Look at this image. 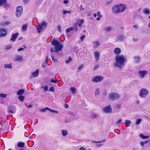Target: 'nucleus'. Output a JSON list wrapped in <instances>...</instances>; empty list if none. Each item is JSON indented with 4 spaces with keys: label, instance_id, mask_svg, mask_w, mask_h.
<instances>
[{
    "label": "nucleus",
    "instance_id": "obj_1",
    "mask_svg": "<svg viewBox=\"0 0 150 150\" xmlns=\"http://www.w3.org/2000/svg\"><path fill=\"white\" fill-rule=\"evenodd\" d=\"M115 62L114 63V67L120 69H122L126 61V57L123 55H117L115 58Z\"/></svg>",
    "mask_w": 150,
    "mask_h": 150
},
{
    "label": "nucleus",
    "instance_id": "obj_2",
    "mask_svg": "<svg viewBox=\"0 0 150 150\" xmlns=\"http://www.w3.org/2000/svg\"><path fill=\"white\" fill-rule=\"evenodd\" d=\"M51 43L55 46V49L53 47L50 49V51L52 53L54 52H57L61 50L62 48V45L60 44L57 40H53L51 42Z\"/></svg>",
    "mask_w": 150,
    "mask_h": 150
},
{
    "label": "nucleus",
    "instance_id": "obj_3",
    "mask_svg": "<svg viewBox=\"0 0 150 150\" xmlns=\"http://www.w3.org/2000/svg\"><path fill=\"white\" fill-rule=\"evenodd\" d=\"M125 6L123 4H118L114 6L112 8L113 13L117 14L123 12L125 9Z\"/></svg>",
    "mask_w": 150,
    "mask_h": 150
},
{
    "label": "nucleus",
    "instance_id": "obj_4",
    "mask_svg": "<svg viewBox=\"0 0 150 150\" xmlns=\"http://www.w3.org/2000/svg\"><path fill=\"white\" fill-rule=\"evenodd\" d=\"M47 24V22L43 21L42 24L38 23V25L36 26L38 33H40L44 29L46 28Z\"/></svg>",
    "mask_w": 150,
    "mask_h": 150
},
{
    "label": "nucleus",
    "instance_id": "obj_5",
    "mask_svg": "<svg viewBox=\"0 0 150 150\" xmlns=\"http://www.w3.org/2000/svg\"><path fill=\"white\" fill-rule=\"evenodd\" d=\"M120 95L115 92L111 93L108 95V99L109 100H115L120 98Z\"/></svg>",
    "mask_w": 150,
    "mask_h": 150
},
{
    "label": "nucleus",
    "instance_id": "obj_6",
    "mask_svg": "<svg viewBox=\"0 0 150 150\" xmlns=\"http://www.w3.org/2000/svg\"><path fill=\"white\" fill-rule=\"evenodd\" d=\"M149 94V91L144 88H142L139 93V96L142 98H145Z\"/></svg>",
    "mask_w": 150,
    "mask_h": 150
},
{
    "label": "nucleus",
    "instance_id": "obj_7",
    "mask_svg": "<svg viewBox=\"0 0 150 150\" xmlns=\"http://www.w3.org/2000/svg\"><path fill=\"white\" fill-rule=\"evenodd\" d=\"M104 79L102 76H97L93 77L91 81L94 83H97L101 81Z\"/></svg>",
    "mask_w": 150,
    "mask_h": 150
},
{
    "label": "nucleus",
    "instance_id": "obj_8",
    "mask_svg": "<svg viewBox=\"0 0 150 150\" xmlns=\"http://www.w3.org/2000/svg\"><path fill=\"white\" fill-rule=\"evenodd\" d=\"M23 11V8L22 6H19L17 7L16 8V15L18 17H20Z\"/></svg>",
    "mask_w": 150,
    "mask_h": 150
},
{
    "label": "nucleus",
    "instance_id": "obj_9",
    "mask_svg": "<svg viewBox=\"0 0 150 150\" xmlns=\"http://www.w3.org/2000/svg\"><path fill=\"white\" fill-rule=\"evenodd\" d=\"M103 110L104 112L106 113H111L112 112V108L110 105L105 107Z\"/></svg>",
    "mask_w": 150,
    "mask_h": 150
},
{
    "label": "nucleus",
    "instance_id": "obj_10",
    "mask_svg": "<svg viewBox=\"0 0 150 150\" xmlns=\"http://www.w3.org/2000/svg\"><path fill=\"white\" fill-rule=\"evenodd\" d=\"M8 109L9 110L8 112L9 113V112L12 114H14L16 110V107L14 105H10L8 107Z\"/></svg>",
    "mask_w": 150,
    "mask_h": 150
},
{
    "label": "nucleus",
    "instance_id": "obj_11",
    "mask_svg": "<svg viewBox=\"0 0 150 150\" xmlns=\"http://www.w3.org/2000/svg\"><path fill=\"white\" fill-rule=\"evenodd\" d=\"M147 73V71H140L139 72L138 74L140 77L143 78Z\"/></svg>",
    "mask_w": 150,
    "mask_h": 150
},
{
    "label": "nucleus",
    "instance_id": "obj_12",
    "mask_svg": "<svg viewBox=\"0 0 150 150\" xmlns=\"http://www.w3.org/2000/svg\"><path fill=\"white\" fill-rule=\"evenodd\" d=\"M14 60L15 61H22L23 60V58L21 56L17 54L15 55Z\"/></svg>",
    "mask_w": 150,
    "mask_h": 150
},
{
    "label": "nucleus",
    "instance_id": "obj_13",
    "mask_svg": "<svg viewBox=\"0 0 150 150\" xmlns=\"http://www.w3.org/2000/svg\"><path fill=\"white\" fill-rule=\"evenodd\" d=\"M94 55L95 60L97 61L100 58V54L99 52L98 51H96L94 52Z\"/></svg>",
    "mask_w": 150,
    "mask_h": 150
},
{
    "label": "nucleus",
    "instance_id": "obj_14",
    "mask_svg": "<svg viewBox=\"0 0 150 150\" xmlns=\"http://www.w3.org/2000/svg\"><path fill=\"white\" fill-rule=\"evenodd\" d=\"M100 45L99 41L98 40H96L93 42L92 46L94 49H96L98 48Z\"/></svg>",
    "mask_w": 150,
    "mask_h": 150
},
{
    "label": "nucleus",
    "instance_id": "obj_15",
    "mask_svg": "<svg viewBox=\"0 0 150 150\" xmlns=\"http://www.w3.org/2000/svg\"><path fill=\"white\" fill-rule=\"evenodd\" d=\"M125 38V35L123 34H120L118 36L117 39L120 41H122L124 40Z\"/></svg>",
    "mask_w": 150,
    "mask_h": 150
},
{
    "label": "nucleus",
    "instance_id": "obj_16",
    "mask_svg": "<svg viewBox=\"0 0 150 150\" xmlns=\"http://www.w3.org/2000/svg\"><path fill=\"white\" fill-rule=\"evenodd\" d=\"M105 141V140H103L101 141L97 142L96 141H93V142L96 143V146L99 147L103 145V144L102 143L103 142Z\"/></svg>",
    "mask_w": 150,
    "mask_h": 150
},
{
    "label": "nucleus",
    "instance_id": "obj_17",
    "mask_svg": "<svg viewBox=\"0 0 150 150\" xmlns=\"http://www.w3.org/2000/svg\"><path fill=\"white\" fill-rule=\"evenodd\" d=\"M113 28L111 26H107L105 27L104 28V30L106 32H110L112 31Z\"/></svg>",
    "mask_w": 150,
    "mask_h": 150
},
{
    "label": "nucleus",
    "instance_id": "obj_18",
    "mask_svg": "<svg viewBox=\"0 0 150 150\" xmlns=\"http://www.w3.org/2000/svg\"><path fill=\"white\" fill-rule=\"evenodd\" d=\"M18 35V33L13 34L12 35L11 38L10 39V40L14 42L15 40L17 38Z\"/></svg>",
    "mask_w": 150,
    "mask_h": 150
},
{
    "label": "nucleus",
    "instance_id": "obj_19",
    "mask_svg": "<svg viewBox=\"0 0 150 150\" xmlns=\"http://www.w3.org/2000/svg\"><path fill=\"white\" fill-rule=\"evenodd\" d=\"M6 35V32L5 30L3 29L0 30V37L5 36Z\"/></svg>",
    "mask_w": 150,
    "mask_h": 150
},
{
    "label": "nucleus",
    "instance_id": "obj_20",
    "mask_svg": "<svg viewBox=\"0 0 150 150\" xmlns=\"http://www.w3.org/2000/svg\"><path fill=\"white\" fill-rule=\"evenodd\" d=\"M84 20L83 19H81V20H78L77 21L76 23H77L79 26L80 27H81L82 24L83 23Z\"/></svg>",
    "mask_w": 150,
    "mask_h": 150
},
{
    "label": "nucleus",
    "instance_id": "obj_21",
    "mask_svg": "<svg viewBox=\"0 0 150 150\" xmlns=\"http://www.w3.org/2000/svg\"><path fill=\"white\" fill-rule=\"evenodd\" d=\"M121 50L118 47L116 48L114 50V53L116 54H118L120 53L121 52Z\"/></svg>",
    "mask_w": 150,
    "mask_h": 150
},
{
    "label": "nucleus",
    "instance_id": "obj_22",
    "mask_svg": "<svg viewBox=\"0 0 150 150\" xmlns=\"http://www.w3.org/2000/svg\"><path fill=\"white\" fill-rule=\"evenodd\" d=\"M4 67L5 69H12V64L10 63L9 64H5L4 65Z\"/></svg>",
    "mask_w": 150,
    "mask_h": 150
},
{
    "label": "nucleus",
    "instance_id": "obj_23",
    "mask_svg": "<svg viewBox=\"0 0 150 150\" xmlns=\"http://www.w3.org/2000/svg\"><path fill=\"white\" fill-rule=\"evenodd\" d=\"M48 57L47 56H46L45 62L42 63V67H46V64L48 62Z\"/></svg>",
    "mask_w": 150,
    "mask_h": 150
},
{
    "label": "nucleus",
    "instance_id": "obj_24",
    "mask_svg": "<svg viewBox=\"0 0 150 150\" xmlns=\"http://www.w3.org/2000/svg\"><path fill=\"white\" fill-rule=\"evenodd\" d=\"M143 13L144 14L149 15L150 13V11L147 8H144L143 9Z\"/></svg>",
    "mask_w": 150,
    "mask_h": 150
},
{
    "label": "nucleus",
    "instance_id": "obj_25",
    "mask_svg": "<svg viewBox=\"0 0 150 150\" xmlns=\"http://www.w3.org/2000/svg\"><path fill=\"white\" fill-rule=\"evenodd\" d=\"M100 89L99 88H97L96 89L95 91V96H97L99 95L100 93Z\"/></svg>",
    "mask_w": 150,
    "mask_h": 150
},
{
    "label": "nucleus",
    "instance_id": "obj_26",
    "mask_svg": "<svg viewBox=\"0 0 150 150\" xmlns=\"http://www.w3.org/2000/svg\"><path fill=\"white\" fill-rule=\"evenodd\" d=\"M39 70L38 69H37L34 72L32 73V75L34 77H37L38 76Z\"/></svg>",
    "mask_w": 150,
    "mask_h": 150
},
{
    "label": "nucleus",
    "instance_id": "obj_27",
    "mask_svg": "<svg viewBox=\"0 0 150 150\" xmlns=\"http://www.w3.org/2000/svg\"><path fill=\"white\" fill-rule=\"evenodd\" d=\"M11 23L10 21H6L5 22H2L0 23L1 25L3 26H5Z\"/></svg>",
    "mask_w": 150,
    "mask_h": 150
},
{
    "label": "nucleus",
    "instance_id": "obj_28",
    "mask_svg": "<svg viewBox=\"0 0 150 150\" xmlns=\"http://www.w3.org/2000/svg\"><path fill=\"white\" fill-rule=\"evenodd\" d=\"M24 92V90L23 89H21L19 90L17 92V94L18 95H22Z\"/></svg>",
    "mask_w": 150,
    "mask_h": 150
},
{
    "label": "nucleus",
    "instance_id": "obj_29",
    "mask_svg": "<svg viewBox=\"0 0 150 150\" xmlns=\"http://www.w3.org/2000/svg\"><path fill=\"white\" fill-rule=\"evenodd\" d=\"M62 133L63 136H65L68 133L67 130L63 129L61 131Z\"/></svg>",
    "mask_w": 150,
    "mask_h": 150
},
{
    "label": "nucleus",
    "instance_id": "obj_30",
    "mask_svg": "<svg viewBox=\"0 0 150 150\" xmlns=\"http://www.w3.org/2000/svg\"><path fill=\"white\" fill-rule=\"evenodd\" d=\"M6 0H0V7H1L6 4Z\"/></svg>",
    "mask_w": 150,
    "mask_h": 150
},
{
    "label": "nucleus",
    "instance_id": "obj_31",
    "mask_svg": "<svg viewBox=\"0 0 150 150\" xmlns=\"http://www.w3.org/2000/svg\"><path fill=\"white\" fill-rule=\"evenodd\" d=\"M135 62L137 63H139L140 61V58L139 57L136 56L134 57Z\"/></svg>",
    "mask_w": 150,
    "mask_h": 150
},
{
    "label": "nucleus",
    "instance_id": "obj_32",
    "mask_svg": "<svg viewBox=\"0 0 150 150\" xmlns=\"http://www.w3.org/2000/svg\"><path fill=\"white\" fill-rule=\"evenodd\" d=\"M139 137L143 139H145L148 138L149 137V136H144L143 134H139Z\"/></svg>",
    "mask_w": 150,
    "mask_h": 150
},
{
    "label": "nucleus",
    "instance_id": "obj_33",
    "mask_svg": "<svg viewBox=\"0 0 150 150\" xmlns=\"http://www.w3.org/2000/svg\"><path fill=\"white\" fill-rule=\"evenodd\" d=\"M24 143L22 142H19L18 144V147H23L24 146Z\"/></svg>",
    "mask_w": 150,
    "mask_h": 150
},
{
    "label": "nucleus",
    "instance_id": "obj_34",
    "mask_svg": "<svg viewBox=\"0 0 150 150\" xmlns=\"http://www.w3.org/2000/svg\"><path fill=\"white\" fill-rule=\"evenodd\" d=\"M78 24L77 23H75L74 25V30L76 31L78 30Z\"/></svg>",
    "mask_w": 150,
    "mask_h": 150
},
{
    "label": "nucleus",
    "instance_id": "obj_35",
    "mask_svg": "<svg viewBox=\"0 0 150 150\" xmlns=\"http://www.w3.org/2000/svg\"><path fill=\"white\" fill-rule=\"evenodd\" d=\"M27 25L26 24L23 25L22 27V30L23 31H25L27 29Z\"/></svg>",
    "mask_w": 150,
    "mask_h": 150
},
{
    "label": "nucleus",
    "instance_id": "obj_36",
    "mask_svg": "<svg viewBox=\"0 0 150 150\" xmlns=\"http://www.w3.org/2000/svg\"><path fill=\"white\" fill-rule=\"evenodd\" d=\"M41 88L42 89H43L45 91H46L48 90V86L47 85H46L45 86H42Z\"/></svg>",
    "mask_w": 150,
    "mask_h": 150
},
{
    "label": "nucleus",
    "instance_id": "obj_37",
    "mask_svg": "<svg viewBox=\"0 0 150 150\" xmlns=\"http://www.w3.org/2000/svg\"><path fill=\"white\" fill-rule=\"evenodd\" d=\"M70 91L72 92L73 93L75 94L76 93V90L74 87H71L70 89Z\"/></svg>",
    "mask_w": 150,
    "mask_h": 150
},
{
    "label": "nucleus",
    "instance_id": "obj_38",
    "mask_svg": "<svg viewBox=\"0 0 150 150\" xmlns=\"http://www.w3.org/2000/svg\"><path fill=\"white\" fill-rule=\"evenodd\" d=\"M131 123V122L130 120H126L125 122V124L126 126L127 127L129 126L130 124Z\"/></svg>",
    "mask_w": 150,
    "mask_h": 150
},
{
    "label": "nucleus",
    "instance_id": "obj_39",
    "mask_svg": "<svg viewBox=\"0 0 150 150\" xmlns=\"http://www.w3.org/2000/svg\"><path fill=\"white\" fill-rule=\"evenodd\" d=\"M74 30V28L73 27H71L68 28L66 30V31L67 33H69L71 31Z\"/></svg>",
    "mask_w": 150,
    "mask_h": 150
},
{
    "label": "nucleus",
    "instance_id": "obj_40",
    "mask_svg": "<svg viewBox=\"0 0 150 150\" xmlns=\"http://www.w3.org/2000/svg\"><path fill=\"white\" fill-rule=\"evenodd\" d=\"M97 115H96V114H95V113H92L91 114V117L92 118V119H95V118H96V117H97Z\"/></svg>",
    "mask_w": 150,
    "mask_h": 150
},
{
    "label": "nucleus",
    "instance_id": "obj_41",
    "mask_svg": "<svg viewBox=\"0 0 150 150\" xmlns=\"http://www.w3.org/2000/svg\"><path fill=\"white\" fill-rule=\"evenodd\" d=\"M49 108L47 107H46L40 110V111L41 112H45L46 110H49Z\"/></svg>",
    "mask_w": 150,
    "mask_h": 150
},
{
    "label": "nucleus",
    "instance_id": "obj_42",
    "mask_svg": "<svg viewBox=\"0 0 150 150\" xmlns=\"http://www.w3.org/2000/svg\"><path fill=\"white\" fill-rule=\"evenodd\" d=\"M142 121L141 119H137L136 121V123L137 125H139Z\"/></svg>",
    "mask_w": 150,
    "mask_h": 150
},
{
    "label": "nucleus",
    "instance_id": "obj_43",
    "mask_svg": "<svg viewBox=\"0 0 150 150\" xmlns=\"http://www.w3.org/2000/svg\"><path fill=\"white\" fill-rule=\"evenodd\" d=\"M49 110L50 111V112H51L52 113H57L58 112L57 111L52 110L49 108Z\"/></svg>",
    "mask_w": 150,
    "mask_h": 150
},
{
    "label": "nucleus",
    "instance_id": "obj_44",
    "mask_svg": "<svg viewBox=\"0 0 150 150\" xmlns=\"http://www.w3.org/2000/svg\"><path fill=\"white\" fill-rule=\"evenodd\" d=\"M19 99L21 101H23L24 99V97L23 96L21 95L19 96Z\"/></svg>",
    "mask_w": 150,
    "mask_h": 150
},
{
    "label": "nucleus",
    "instance_id": "obj_45",
    "mask_svg": "<svg viewBox=\"0 0 150 150\" xmlns=\"http://www.w3.org/2000/svg\"><path fill=\"white\" fill-rule=\"evenodd\" d=\"M7 95L1 93L0 94V96L2 98H5L6 97Z\"/></svg>",
    "mask_w": 150,
    "mask_h": 150
},
{
    "label": "nucleus",
    "instance_id": "obj_46",
    "mask_svg": "<svg viewBox=\"0 0 150 150\" xmlns=\"http://www.w3.org/2000/svg\"><path fill=\"white\" fill-rule=\"evenodd\" d=\"M70 13V11L67 10H64L63 11V13L64 15H65L67 13Z\"/></svg>",
    "mask_w": 150,
    "mask_h": 150
},
{
    "label": "nucleus",
    "instance_id": "obj_47",
    "mask_svg": "<svg viewBox=\"0 0 150 150\" xmlns=\"http://www.w3.org/2000/svg\"><path fill=\"white\" fill-rule=\"evenodd\" d=\"M51 57H52V59L53 61L55 62L57 61V59L54 58V55L53 54L51 55Z\"/></svg>",
    "mask_w": 150,
    "mask_h": 150
},
{
    "label": "nucleus",
    "instance_id": "obj_48",
    "mask_svg": "<svg viewBox=\"0 0 150 150\" xmlns=\"http://www.w3.org/2000/svg\"><path fill=\"white\" fill-rule=\"evenodd\" d=\"M12 47V46L11 45H7L5 47V48L6 50H9Z\"/></svg>",
    "mask_w": 150,
    "mask_h": 150
},
{
    "label": "nucleus",
    "instance_id": "obj_49",
    "mask_svg": "<svg viewBox=\"0 0 150 150\" xmlns=\"http://www.w3.org/2000/svg\"><path fill=\"white\" fill-rule=\"evenodd\" d=\"M50 81L51 82L54 83H56L57 81V80L56 78H55L54 79H52Z\"/></svg>",
    "mask_w": 150,
    "mask_h": 150
},
{
    "label": "nucleus",
    "instance_id": "obj_50",
    "mask_svg": "<svg viewBox=\"0 0 150 150\" xmlns=\"http://www.w3.org/2000/svg\"><path fill=\"white\" fill-rule=\"evenodd\" d=\"M49 91L53 93L55 91L54 88L53 87H51L49 89Z\"/></svg>",
    "mask_w": 150,
    "mask_h": 150
},
{
    "label": "nucleus",
    "instance_id": "obj_51",
    "mask_svg": "<svg viewBox=\"0 0 150 150\" xmlns=\"http://www.w3.org/2000/svg\"><path fill=\"white\" fill-rule=\"evenodd\" d=\"M121 104H117L115 106V108L118 109H120L121 107Z\"/></svg>",
    "mask_w": 150,
    "mask_h": 150
},
{
    "label": "nucleus",
    "instance_id": "obj_52",
    "mask_svg": "<svg viewBox=\"0 0 150 150\" xmlns=\"http://www.w3.org/2000/svg\"><path fill=\"white\" fill-rule=\"evenodd\" d=\"M30 0H23V3L26 4L28 3Z\"/></svg>",
    "mask_w": 150,
    "mask_h": 150
},
{
    "label": "nucleus",
    "instance_id": "obj_53",
    "mask_svg": "<svg viewBox=\"0 0 150 150\" xmlns=\"http://www.w3.org/2000/svg\"><path fill=\"white\" fill-rule=\"evenodd\" d=\"M4 5V7L6 9L10 7V5L8 4H5Z\"/></svg>",
    "mask_w": 150,
    "mask_h": 150
},
{
    "label": "nucleus",
    "instance_id": "obj_54",
    "mask_svg": "<svg viewBox=\"0 0 150 150\" xmlns=\"http://www.w3.org/2000/svg\"><path fill=\"white\" fill-rule=\"evenodd\" d=\"M57 29L59 32H61V26L60 25H59L57 26Z\"/></svg>",
    "mask_w": 150,
    "mask_h": 150
},
{
    "label": "nucleus",
    "instance_id": "obj_55",
    "mask_svg": "<svg viewBox=\"0 0 150 150\" xmlns=\"http://www.w3.org/2000/svg\"><path fill=\"white\" fill-rule=\"evenodd\" d=\"M71 60V58L70 57H69L68 59L67 60L65 61V62L66 64H68L69 63Z\"/></svg>",
    "mask_w": 150,
    "mask_h": 150
},
{
    "label": "nucleus",
    "instance_id": "obj_56",
    "mask_svg": "<svg viewBox=\"0 0 150 150\" xmlns=\"http://www.w3.org/2000/svg\"><path fill=\"white\" fill-rule=\"evenodd\" d=\"M26 106H27V108H31L33 106L31 104H29L28 105H26Z\"/></svg>",
    "mask_w": 150,
    "mask_h": 150
},
{
    "label": "nucleus",
    "instance_id": "obj_57",
    "mask_svg": "<svg viewBox=\"0 0 150 150\" xmlns=\"http://www.w3.org/2000/svg\"><path fill=\"white\" fill-rule=\"evenodd\" d=\"M99 67V66L98 65H96L95 67L93 70H94L96 69H98Z\"/></svg>",
    "mask_w": 150,
    "mask_h": 150
},
{
    "label": "nucleus",
    "instance_id": "obj_58",
    "mask_svg": "<svg viewBox=\"0 0 150 150\" xmlns=\"http://www.w3.org/2000/svg\"><path fill=\"white\" fill-rule=\"evenodd\" d=\"M79 150H86V149L83 147H80L79 149ZM88 150H91L89 149Z\"/></svg>",
    "mask_w": 150,
    "mask_h": 150
},
{
    "label": "nucleus",
    "instance_id": "obj_59",
    "mask_svg": "<svg viewBox=\"0 0 150 150\" xmlns=\"http://www.w3.org/2000/svg\"><path fill=\"white\" fill-rule=\"evenodd\" d=\"M85 38V36L82 35L80 38V39L83 41V40Z\"/></svg>",
    "mask_w": 150,
    "mask_h": 150
},
{
    "label": "nucleus",
    "instance_id": "obj_60",
    "mask_svg": "<svg viewBox=\"0 0 150 150\" xmlns=\"http://www.w3.org/2000/svg\"><path fill=\"white\" fill-rule=\"evenodd\" d=\"M83 65L82 64V65H80L79 66V67L78 68V69H81L83 68Z\"/></svg>",
    "mask_w": 150,
    "mask_h": 150
},
{
    "label": "nucleus",
    "instance_id": "obj_61",
    "mask_svg": "<svg viewBox=\"0 0 150 150\" xmlns=\"http://www.w3.org/2000/svg\"><path fill=\"white\" fill-rule=\"evenodd\" d=\"M69 2V0H65L64 2L63 3L66 4H67Z\"/></svg>",
    "mask_w": 150,
    "mask_h": 150
},
{
    "label": "nucleus",
    "instance_id": "obj_62",
    "mask_svg": "<svg viewBox=\"0 0 150 150\" xmlns=\"http://www.w3.org/2000/svg\"><path fill=\"white\" fill-rule=\"evenodd\" d=\"M102 17V16H98V17L96 18V20H97V21H99V20H100V18L101 17Z\"/></svg>",
    "mask_w": 150,
    "mask_h": 150
},
{
    "label": "nucleus",
    "instance_id": "obj_63",
    "mask_svg": "<svg viewBox=\"0 0 150 150\" xmlns=\"http://www.w3.org/2000/svg\"><path fill=\"white\" fill-rule=\"evenodd\" d=\"M133 27L136 29H137L138 28V26L137 25H134Z\"/></svg>",
    "mask_w": 150,
    "mask_h": 150
},
{
    "label": "nucleus",
    "instance_id": "obj_64",
    "mask_svg": "<svg viewBox=\"0 0 150 150\" xmlns=\"http://www.w3.org/2000/svg\"><path fill=\"white\" fill-rule=\"evenodd\" d=\"M122 121L121 120H119L118 121L116 122V124L117 125L119 123H120Z\"/></svg>",
    "mask_w": 150,
    "mask_h": 150
}]
</instances>
